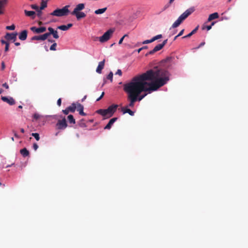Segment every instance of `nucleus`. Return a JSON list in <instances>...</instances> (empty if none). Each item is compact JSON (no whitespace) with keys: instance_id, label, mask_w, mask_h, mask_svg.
<instances>
[{"instance_id":"54","label":"nucleus","mask_w":248,"mask_h":248,"mask_svg":"<svg viewBox=\"0 0 248 248\" xmlns=\"http://www.w3.org/2000/svg\"><path fill=\"white\" fill-rule=\"evenodd\" d=\"M14 136L17 138H19V136L17 135V134L16 132H14Z\"/></svg>"},{"instance_id":"63","label":"nucleus","mask_w":248,"mask_h":248,"mask_svg":"<svg viewBox=\"0 0 248 248\" xmlns=\"http://www.w3.org/2000/svg\"><path fill=\"white\" fill-rule=\"evenodd\" d=\"M14 165V163H13V164H12L11 165H9L7 166H6V167H7H7H10L12 166V165Z\"/></svg>"},{"instance_id":"17","label":"nucleus","mask_w":248,"mask_h":248,"mask_svg":"<svg viewBox=\"0 0 248 248\" xmlns=\"http://www.w3.org/2000/svg\"><path fill=\"white\" fill-rule=\"evenodd\" d=\"M105 60H104L103 61L100 62H99L98 65L96 70V71L97 73H98L99 74L101 73L102 70L104 68V67L105 65Z\"/></svg>"},{"instance_id":"13","label":"nucleus","mask_w":248,"mask_h":248,"mask_svg":"<svg viewBox=\"0 0 248 248\" xmlns=\"http://www.w3.org/2000/svg\"><path fill=\"white\" fill-rule=\"evenodd\" d=\"M163 47L160 44H158L154 47V48L153 50L150 51L147 54H146V56H147L149 54L152 55L155 52L161 50Z\"/></svg>"},{"instance_id":"11","label":"nucleus","mask_w":248,"mask_h":248,"mask_svg":"<svg viewBox=\"0 0 248 248\" xmlns=\"http://www.w3.org/2000/svg\"><path fill=\"white\" fill-rule=\"evenodd\" d=\"M129 108L130 107H128L127 104L125 107L122 108V111L123 112V114L127 113L131 116H134V112L130 109Z\"/></svg>"},{"instance_id":"45","label":"nucleus","mask_w":248,"mask_h":248,"mask_svg":"<svg viewBox=\"0 0 248 248\" xmlns=\"http://www.w3.org/2000/svg\"><path fill=\"white\" fill-rule=\"evenodd\" d=\"M205 44V42H202L198 46H197V47L195 48V49H199V48H200L201 47L203 46Z\"/></svg>"},{"instance_id":"43","label":"nucleus","mask_w":248,"mask_h":248,"mask_svg":"<svg viewBox=\"0 0 248 248\" xmlns=\"http://www.w3.org/2000/svg\"><path fill=\"white\" fill-rule=\"evenodd\" d=\"M9 43H6V45H5V50H4V51L5 52H7L9 50Z\"/></svg>"},{"instance_id":"2","label":"nucleus","mask_w":248,"mask_h":248,"mask_svg":"<svg viewBox=\"0 0 248 248\" xmlns=\"http://www.w3.org/2000/svg\"><path fill=\"white\" fill-rule=\"evenodd\" d=\"M48 32H46L44 34L40 35L34 36L31 38L32 40H42L44 41L46 40L49 36L52 35L53 37L55 39H58L59 36L58 32L57 31L54 30L52 28H48Z\"/></svg>"},{"instance_id":"58","label":"nucleus","mask_w":248,"mask_h":248,"mask_svg":"<svg viewBox=\"0 0 248 248\" xmlns=\"http://www.w3.org/2000/svg\"><path fill=\"white\" fill-rule=\"evenodd\" d=\"M20 131L22 133H24L25 132L24 129L23 128H21L20 129Z\"/></svg>"},{"instance_id":"16","label":"nucleus","mask_w":248,"mask_h":248,"mask_svg":"<svg viewBox=\"0 0 248 248\" xmlns=\"http://www.w3.org/2000/svg\"><path fill=\"white\" fill-rule=\"evenodd\" d=\"M117 118L114 117L111 119L108 124L104 127V129H110L113 124L116 121Z\"/></svg>"},{"instance_id":"3","label":"nucleus","mask_w":248,"mask_h":248,"mask_svg":"<svg viewBox=\"0 0 248 248\" xmlns=\"http://www.w3.org/2000/svg\"><path fill=\"white\" fill-rule=\"evenodd\" d=\"M195 11L194 7H191L187 9L183 13L178 19L173 23L171 26L172 28H175L178 27L183 21L185 20L190 15H191Z\"/></svg>"},{"instance_id":"60","label":"nucleus","mask_w":248,"mask_h":248,"mask_svg":"<svg viewBox=\"0 0 248 248\" xmlns=\"http://www.w3.org/2000/svg\"><path fill=\"white\" fill-rule=\"evenodd\" d=\"M102 98L100 96L99 97H98V98H97L96 99V101H99Z\"/></svg>"},{"instance_id":"37","label":"nucleus","mask_w":248,"mask_h":248,"mask_svg":"<svg viewBox=\"0 0 248 248\" xmlns=\"http://www.w3.org/2000/svg\"><path fill=\"white\" fill-rule=\"evenodd\" d=\"M127 34H125L119 40V44L120 45L122 43L124 38L126 37V36H127Z\"/></svg>"},{"instance_id":"18","label":"nucleus","mask_w":248,"mask_h":248,"mask_svg":"<svg viewBox=\"0 0 248 248\" xmlns=\"http://www.w3.org/2000/svg\"><path fill=\"white\" fill-rule=\"evenodd\" d=\"M85 8V4L84 3H79L78 4L74 10L72 12L76 13V12L81 11Z\"/></svg>"},{"instance_id":"30","label":"nucleus","mask_w":248,"mask_h":248,"mask_svg":"<svg viewBox=\"0 0 248 248\" xmlns=\"http://www.w3.org/2000/svg\"><path fill=\"white\" fill-rule=\"evenodd\" d=\"M162 37V35L161 34H158V35H157L154 37H153L152 39L153 40V42L157 40V39H160Z\"/></svg>"},{"instance_id":"26","label":"nucleus","mask_w":248,"mask_h":248,"mask_svg":"<svg viewBox=\"0 0 248 248\" xmlns=\"http://www.w3.org/2000/svg\"><path fill=\"white\" fill-rule=\"evenodd\" d=\"M47 7V2L46 0H42L41 3V6L40 7V10H43Z\"/></svg>"},{"instance_id":"19","label":"nucleus","mask_w":248,"mask_h":248,"mask_svg":"<svg viewBox=\"0 0 248 248\" xmlns=\"http://www.w3.org/2000/svg\"><path fill=\"white\" fill-rule=\"evenodd\" d=\"M24 13L26 16L31 17L32 19H34L35 17V12L34 11L25 10Z\"/></svg>"},{"instance_id":"8","label":"nucleus","mask_w":248,"mask_h":248,"mask_svg":"<svg viewBox=\"0 0 248 248\" xmlns=\"http://www.w3.org/2000/svg\"><path fill=\"white\" fill-rule=\"evenodd\" d=\"M17 34V32H15V33L7 32V33H6V34L5 36V38L7 41H12L13 42H15L16 41V40Z\"/></svg>"},{"instance_id":"7","label":"nucleus","mask_w":248,"mask_h":248,"mask_svg":"<svg viewBox=\"0 0 248 248\" xmlns=\"http://www.w3.org/2000/svg\"><path fill=\"white\" fill-rule=\"evenodd\" d=\"M59 117L62 118V120H58L57 123L56 124V126L58 129H64L68 126L66 119L64 117H63L62 115H60Z\"/></svg>"},{"instance_id":"61","label":"nucleus","mask_w":248,"mask_h":248,"mask_svg":"<svg viewBox=\"0 0 248 248\" xmlns=\"http://www.w3.org/2000/svg\"><path fill=\"white\" fill-rule=\"evenodd\" d=\"M179 37V36H177V35H176V36H175V37L174 38L173 40H174H174H175L177 38V37Z\"/></svg>"},{"instance_id":"38","label":"nucleus","mask_w":248,"mask_h":248,"mask_svg":"<svg viewBox=\"0 0 248 248\" xmlns=\"http://www.w3.org/2000/svg\"><path fill=\"white\" fill-rule=\"evenodd\" d=\"M153 42V40L152 39H150V40H145L144 41H143L142 42V44H149V43H152Z\"/></svg>"},{"instance_id":"40","label":"nucleus","mask_w":248,"mask_h":248,"mask_svg":"<svg viewBox=\"0 0 248 248\" xmlns=\"http://www.w3.org/2000/svg\"><path fill=\"white\" fill-rule=\"evenodd\" d=\"M62 111L65 115H67L69 112H70L69 109H68L67 108L65 109L62 110Z\"/></svg>"},{"instance_id":"53","label":"nucleus","mask_w":248,"mask_h":248,"mask_svg":"<svg viewBox=\"0 0 248 248\" xmlns=\"http://www.w3.org/2000/svg\"><path fill=\"white\" fill-rule=\"evenodd\" d=\"M48 41L49 42H50V43H53V44L54 43H55L54 40H52V39H48Z\"/></svg>"},{"instance_id":"10","label":"nucleus","mask_w":248,"mask_h":248,"mask_svg":"<svg viewBox=\"0 0 248 248\" xmlns=\"http://www.w3.org/2000/svg\"><path fill=\"white\" fill-rule=\"evenodd\" d=\"M71 14L75 16L78 20L84 18L86 16L84 12L81 11L76 12V13L72 12Z\"/></svg>"},{"instance_id":"41","label":"nucleus","mask_w":248,"mask_h":248,"mask_svg":"<svg viewBox=\"0 0 248 248\" xmlns=\"http://www.w3.org/2000/svg\"><path fill=\"white\" fill-rule=\"evenodd\" d=\"M33 148L35 151L37 150V149L38 148V146L37 143H33Z\"/></svg>"},{"instance_id":"56","label":"nucleus","mask_w":248,"mask_h":248,"mask_svg":"<svg viewBox=\"0 0 248 248\" xmlns=\"http://www.w3.org/2000/svg\"><path fill=\"white\" fill-rule=\"evenodd\" d=\"M142 50V47H141V48H140L139 49H138L137 50V51L138 53H140Z\"/></svg>"},{"instance_id":"42","label":"nucleus","mask_w":248,"mask_h":248,"mask_svg":"<svg viewBox=\"0 0 248 248\" xmlns=\"http://www.w3.org/2000/svg\"><path fill=\"white\" fill-rule=\"evenodd\" d=\"M116 74L120 76H121L122 75V72L121 70H120V69L117 70V71L116 72Z\"/></svg>"},{"instance_id":"31","label":"nucleus","mask_w":248,"mask_h":248,"mask_svg":"<svg viewBox=\"0 0 248 248\" xmlns=\"http://www.w3.org/2000/svg\"><path fill=\"white\" fill-rule=\"evenodd\" d=\"M57 28L62 31H67L68 30L66 25H61L58 26Z\"/></svg>"},{"instance_id":"1","label":"nucleus","mask_w":248,"mask_h":248,"mask_svg":"<svg viewBox=\"0 0 248 248\" xmlns=\"http://www.w3.org/2000/svg\"><path fill=\"white\" fill-rule=\"evenodd\" d=\"M169 72L162 68L155 67L145 73L133 78L124 85L127 93L128 106L133 108L137 101H140L146 95H140L142 92L151 93L165 85L170 80Z\"/></svg>"},{"instance_id":"4","label":"nucleus","mask_w":248,"mask_h":248,"mask_svg":"<svg viewBox=\"0 0 248 248\" xmlns=\"http://www.w3.org/2000/svg\"><path fill=\"white\" fill-rule=\"evenodd\" d=\"M118 106L117 105H112L108 107L107 109H100L96 111V112L103 116L109 115V117H111L116 111Z\"/></svg>"},{"instance_id":"48","label":"nucleus","mask_w":248,"mask_h":248,"mask_svg":"<svg viewBox=\"0 0 248 248\" xmlns=\"http://www.w3.org/2000/svg\"><path fill=\"white\" fill-rule=\"evenodd\" d=\"M61 103H62V100L61 98H59L58 100H57V104L59 106H60L61 105Z\"/></svg>"},{"instance_id":"52","label":"nucleus","mask_w":248,"mask_h":248,"mask_svg":"<svg viewBox=\"0 0 248 248\" xmlns=\"http://www.w3.org/2000/svg\"><path fill=\"white\" fill-rule=\"evenodd\" d=\"M1 44H5V45H6V43H9L8 42L5 41L3 40H1Z\"/></svg>"},{"instance_id":"39","label":"nucleus","mask_w":248,"mask_h":248,"mask_svg":"<svg viewBox=\"0 0 248 248\" xmlns=\"http://www.w3.org/2000/svg\"><path fill=\"white\" fill-rule=\"evenodd\" d=\"M42 10H40V9L39 10H38L37 11H36L37 12V16L40 17L41 16H42V12L41 11Z\"/></svg>"},{"instance_id":"49","label":"nucleus","mask_w":248,"mask_h":248,"mask_svg":"<svg viewBox=\"0 0 248 248\" xmlns=\"http://www.w3.org/2000/svg\"><path fill=\"white\" fill-rule=\"evenodd\" d=\"M2 86L7 89H8L9 88V86L6 83L3 84Z\"/></svg>"},{"instance_id":"22","label":"nucleus","mask_w":248,"mask_h":248,"mask_svg":"<svg viewBox=\"0 0 248 248\" xmlns=\"http://www.w3.org/2000/svg\"><path fill=\"white\" fill-rule=\"evenodd\" d=\"M20 153L23 157H26L29 155V152L26 148L20 150Z\"/></svg>"},{"instance_id":"34","label":"nucleus","mask_w":248,"mask_h":248,"mask_svg":"<svg viewBox=\"0 0 248 248\" xmlns=\"http://www.w3.org/2000/svg\"><path fill=\"white\" fill-rule=\"evenodd\" d=\"M6 29L8 30H14L15 29V26L13 24L11 26H6Z\"/></svg>"},{"instance_id":"44","label":"nucleus","mask_w":248,"mask_h":248,"mask_svg":"<svg viewBox=\"0 0 248 248\" xmlns=\"http://www.w3.org/2000/svg\"><path fill=\"white\" fill-rule=\"evenodd\" d=\"M184 31H185V29H183V30H182L179 32V33L178 34L177 36H182V35L183 34V33H184Z\"/></svg>"},{"instance_id":"59","label":"nucleus","mask_w":248,"mask_h":248,"mask_svg":"<svg viewBox=\"0 0 248 248\" xmlns=\"http://www.w3.org/2000/svg\"><path fill=\"white\" fill-rule=\"evenodd\" d=\"M104 95V92H102V94L100 95V97L102 98Z\"/></svg>"},{"instance_id":"50","label":"nucleus","mask_w":248,"mask_h":248,"mask_svg":"<svg viewBox=\"0 0 248 248\" xmlns=\"http://www.w3.org/2000/svg\"><path fill=\"white\" fill-rule=\"evenodd\" d=\"M66 26L67 29H70L73 26V24H71V23H69V24H68Z\"/></svg>"},{"instance_id":"55","label":"nucleus","mask_w":248,"mask_h":248,"mask_svg":"<svg viewBox=\"0 0 248 248\" xmlns=\"http://www.w3.org/2000/svg\"><path fill=\"white\" fill-rule=\"evenodd\" d=\"M15 45L16 46H18L20 45V43L19 42H15Z\"/></svg>"},{"instance_id":"25","label":"nucleus","mask_w":248,"mask_h":248,"mask_svg":"<svg viewBox=\"0 0 248 248\" xmlns=\"http://www.w3.org/2000/svg\"><path fill=\"white\" fill-rule=\"evenodd\" d=\"M67 119L70 124H75L76 123L75 119L72 115H68Z\"/></svg>"},{"instance_id":"23","label":"nucleus","mask_w":248,"mask_h":248,"mask_svg":"<svg viewBox=\"0 0 248 248\" xmlns=\"http://www.w3.org/2000/svg\"><path fill=\"white\" fill-rule=\"evenodd\" d=\"M198 29V27H197L191 32H190L189 34H188L187 35H185V36L182 37V38L184 39V38H186L190 37L192 35H193L194 34H195L197 32Z\"/></svg>"},{"instance_id":"20","label":"nucleus","mask_w":248,"mask_h":248,"mask_svg":"<svg viewBox=\"0 0 248 248\" xmlns=\"http://www.w3.org/2000/svg\"><path fill=\"white\" fill-rule=\"evenodd\" d=\"M219 17V15L217 13L215 12L212 14H210L208 18V21L210 22L214 19L218 18Z\"/></svg>"},{"instance_id":"36","label":"nucleus","mask_w":248,"mask_h":248,"mask_svg":"<svg viewBox=\"0 0 248 248\" xmlns=\"http://www.w3.org/2000/svg\"><path fill=\"white\" fill-rule=\"evenodd\" d=\"M33 117L34 119L37 120L40 118L41 116L38 113H34L33 115Z\"/></svg>"},{"instance_id":"5","label":"nucleus","mask_w":248,"mask_h":248,"mask_svg":"<svg viewBox=\"0 0 248 248\" xmlns=\"http://www.w3.org/2000/svg\"><path fill=\"white\" fill-rule=\"evenodd\" d=\"M69 5H66L62 9H57L50 13V15L56 16H67L69 13L68 8Z\"/></svg>"},{"instance_id":"29","label":"nucleus","mask_w":248,"mask_h":248,"mask_svg":"<svg viewBox=\"0 0 248 248\" xmlns=\"http://www.w3.org/2000/svg\"><path fill=\"white\" fill-rule=\"evenodd\" d=\"M31 136L34 137L36 140L38 141L40 140V136L38 133H31Z\"/></svg>"},{"instance_id":"47","label":"nucleus","mask_w":248,"mask_h":248,"mask_svg":"<svg viewBox=\"0 0 248 248\" xmlns=\"http://www.w3.org/2000/svg\"><path fill=\"white\" fill-rule=\"evenodd\" d=\"M167 41H168V40L166 39V40H164V41L161 43L160 44L163 47H164V46L167 44Z\"/></svg>"},{"instance_id":"24","label":"nucleus","mask_w":248,"mask_h":248,"mask_svg":"<svg viewBox=\"0 0 248 248\" xmlns=\"http://www.w3.org/2000/svg\"><path fill=\"white\" fill-rule=\"evenodd\" d=\"M77 106L75 103H72V105L68 107H67L68 109L71 112H74L75 111V110L76 109Z\"/></svg>"},{"instance_id":"28","label":"nucleus","mask_w":248,"mask_h":248,"mask_svg":"<svg viewBox=\"0 0 248 248\" xmlns=\"http://www.w3.org/2000/svg\"><path fill=\"white\" fill-rule=\"evenodd\" d=\"M78 125L81 127H86V124L84 122V119H81L79 121V122L78 123Z\"/></svg>"},{"instance_id":"15","label":"nucleus","mask_w":248,"mask_h":248,"mask_svg":"<svg viewBox=\"0 0 248 248\" xmlns=\"http://www.w3.org/2000/svg\"><path fill=\"white\" fill-rule=\"evenodd\" d=\"M28 31L27 30L22 31L19 34V39L20 40L24 41L27 38Z\"/></svg>"},{"instance_id":"27","label":"nucleus","mask_w":248,"mask_h":248,"mask_svg":"<svg viewBox=\"0 0 248 248\" xmlns=\"http://www.w3.org/2000/svg\"><path fill=\"white\" fill-rule=\"evenodd\" d=\"M107 10V8H104L102 9H99L95 11L94 13L97 15L102 14L104 13Z\"/></svg>"},{"instance_id":"33","label":"nucleus","mask_w":248,"mask_h":248,"mask_svg":"<svg viewBox=\"0 0 248 248\" xmlns=\"http://www.w3.org/2000/svg\"><path fill=\"white\" fill-rule=\"evenodd\" d=\"M113 75V73L110 72L107 76V79L110 80L111 81H112Z\"/></svg>"},{"instance_id":"46","label":"nucleus","mask_w":248,"mask_h":248,"mask_svg":"<svg viewBox=\"0 0 248 248\" xmlns=\"http://www.w3.org/2000/svg\"><path fill=\"white\" fill-rule=\"evenodd\" d=\"M205 28L207 29V31H209L212 28V27L211 25L206 26L205 27H203L202 29L204 30Z\"/></svg>"},{"instance_id":"35","label":"nucleus","mask_w":248,"mask_h":248,"mask_svg":"<svg viewBox=\"0 0 248 248\" xmlns=\"http://www.w3.org/2000/svg\"><path fill=\"white\" fill-rule=\"evenodd\" d=\"M31 7L32 9L35 10L36 11L39 9V7L36 4H32Z\"/></svg>"},{"instance_id":"6","label":"nucleus","mask_w":248,"mask_h":248,"mask_svg":"<svg viewBox=\"0 0 248 248\" xmlns=\"http://www.w3.org/2000/svg\"><path fill=\"white\" fill-rule=\"evenodd\" d=\"M115 31L114 29H110L107 31L104 34L99 38V40L101 43H104L108 41L112 36Z\"/></svg>"},{"instance_id":"64","label":"nucleus","mask_w":248,"mask_h":248,"mask_svg":"<svg viewBox=\"0 0 248 248\" xmlns=\"http://www.w3.org/2000/svg\"><path fill=\"white\" fill-rule=\"evenodd\" d=\"M215 23V22H213L211 23V27H212V26L214 25Z\"/></svg>"},{"instance_id":"62","label":"nucleus","mask_w":248,"mask_h":248,"mask_svg":"<svg viewBox=\"0 0 248 248\" xmlns=\"http://www.w3.org/2000/svg\"><path fill=\"white\" fill-rule=\"evenodd\" d=\"M89 121V122H90V123H93V119H91V120H90Z\"/></svg>"},{"instance_id":"32","label":"nucleus","mask_w":248,"mask_h":248,"mask_svg":"<svg viewBox=\"0 0 248 248\" xmlns=\"http://www.w3.org/2000/svg\"><path fill=\"white\" fill-rule=\"evenodd\" d=\"M57 43H54L50 47V50L55 51L56 50Z\"/></svg>"},{"instance_id":"14","label":"nucleus","mask_w":248,"mask_h":248,"mask_svg":"<svg viewBox=\"0 0 248 248\" xmlns=\"http://www.w3.org/2000/svg\"><path fill=\"white\" fill-rule=\"evenodd\" d=\"M77 111L79 112V114L82 116H85L86 114L84 112V107L82 105L78 103L76 108Z\"/></svg>"},{"instance_id":"12","label":"nucleus","mask_w":248,"mask_h":248,"mask_svg":"<svg viewBox=\"0 0 248 248\" xmlns=\"http://www.w3.org/2000/svg\"><path fill=\"white\" fill-rule=\"evenodd\" d=\"M1 99L3 101L5 102L10 105L15 104V101L12 97H7L6 96H1Z\"/></svg>"},{"instance_id":"21","label":"nucleus","mask_w":248,"mask_h":248,"mask_svg":"<svg viewBox=\"0 0 248 248\" xmlns=\"http://www.w3.org/2000/svg\"><path fill=\"white\" fill-rule=\"evenodd\" d=\"M7 3V0H0V15L3 13L2 9L5 6Z\"/></svg>"},{"instance_id":"51","label":"nucleus","mask_w":248,"mask_h":248,"mask_svg":"<svg viewBox=\"0 0 248 248\" xmlns=\"http://www.w3.org/2000/svg\"><path fill=\"white\" fill-rule=\"evenodd\" d=\"M5 64H4V62H1V69L2 70H3L4 68H5Z\"/></svg>"},{"instance_id":"57","label":"nucleus","mask_w":248,"mask_h":248,"mask_svg":"<svg viewBox=\"0 0 248 248\" xmlns=\"http://www.w3.org/2000/svg\"><path fill=\"white\" fill-rule=\"evenodd\" d=\"M142 50L144 49H147V48H148V46H145L142 47Z\"/></svg>"},{"instance_id":"9","label":"nucleus","mask_w":248,"mask_h":248,"mask_svg":"<svg viewBox=\"0 0 248 248\" xmlns=\"http://www.w3.org/2000/svg\"><path fill=\"white\" fill-rule=\"evenodd\" d=\"M31 30L33 32L36 33H40L46 31V28L45 27H41L40 28H36V27H31L30 28Z\"/></svg>"}]
</instances>
